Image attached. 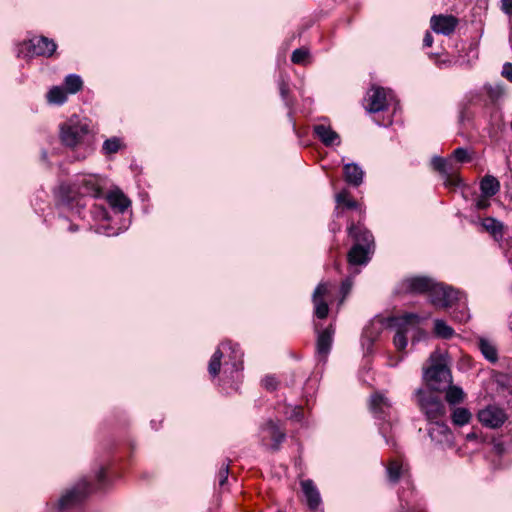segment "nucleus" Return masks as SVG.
<instances>
[{"label":"nucleus","mask_w":512,"mask_h":512,"mask_svg":"<svg viewBox=\"0 0 512 512\" xmlns=\"http://www.w3.org/2000/svg\"><path fill=\"white\" fill-rule=\"evenodd\" d=\"M429 366L424 368L423 379L434 391H444L452 383V374L448 367L446 355L434 351L429 357Z\"/></svg>","instance_id":"nucleus-1"},{"label":"nucleus","mask_w":512,"mask_h":512,"mask_svg":"<svg viewBox=\"0 0 512 512\" xmlns=\"http://www.w3.org/2000/svg\"><path fill=\"white\" fill-rule=\"evenodd\" d=\"M349 233L356 243L348 253V262L351 265L366 264L373 248L374 240L372 234L368 230L355 225L349 227Z\"/></svg>","instance_id":"nucleus-2"},{"label":"nucleus","mask_w":512,"mask_h":512,"mask_svg":"<svg viewBox=\"0 0 512 512\" xmlns=\"http://www.w3.org/2000/svg\"><path fill=\"white\" fill-rule=\"evenodd\" d=\"M387 325L396 330L394 345L398 350H404L407 346L406 333L415 328L419 323V316L415 313H405L401 316L390 317Z\"/></svg>","instance_id":"nucleus-3"},{"label":"nucleus","mask_w":512,"mask_h":512,"mask_svg":"<svg viewBox=\"0 0 512 512\" xmlns=\"http://www.w3.org/2000/svg\"><path fill=\"white\" fill-rule=\"evenodd\" d=\"M88 125L76 118H71L60 127V139L62 143L70 148L79 145L88 134Z\"/></svg>","instance_id":"nucleus-4"},{"label":"nucleus","mask_w":512,"mask_h":512,"mask_svg":"<svg viewBox=\"0 0 512 512\" xmlns=\"http://www.w3.org/2000/svg\"><path fill=\"white\" fill-rule=\"evenodd\" d=\"M416 395L420 409L429 421L437 420L445 415V406L437 396L422 389L417 390Z\"/></svg>","instance_id":"nucleus-5"},{"label":"nucleus","mask_w":512,"mask_h":512,"mask_svg":"<svg viewBox=\"0 0 512 512\" xmlns=\"http://www.w3.org/2000/svg\"><path fill=\"white\" fill-rule=\"evenodd\" d=\"M401 289L407 293H427L429 295L433 291L434 294L442 293L447 295L441 287L435 286V282L431 278L424 276L410 277L403 280Z\"/></svg>","instance_id":"nucleus-6"},{"label":"nucleus","mask_w":512,"mask_h":512,"mask_svg":"<svg viewBox=\"0 0 512 512\" xmlns=\"http://www.w3.org/2000/svg\"><path fill=\"white\" fill-rule=\"evenodd\" d=\"M391 98L392 93L390 90L382 87H373L367 93L365 108L369 113L383 111L388 107V102Z\"/></svg>","instance_id":"nucleus-7"},{"label":"nucleus","mask_w":512,"mask_h":512,"mask_svg":"<svg viewBox=\"0 0 512 512\" xmlns=\"http://www.w3.org/2000/svg\"><path fill=\"white\" fill-rule=\"evenodd\" d=\"M477 417L483 426L491 429L501 427L507 420L506 412L502 408L494 405H489L481 409Z\"/></svg>","instance_id":"nucleus-8"},{"label":"nucleus","mask_w":512,"mask_h":512,"mask_svg":"<svg viewBox=\"0 0 512 512\" xmlns=\"http://www.w3.org/2000/svg\"><path fill=\"white\" fill-rule=\"evenodd\" d=\"M74 187L81 196H91L93 198L102 196V186L97 175L88 174L78 177Z\"/></svg>","instance_id":"nucleus-9"},{"label":"nucleus","mask_w":512,"mask_h":512,"mask_svg":"<svg viewBox=\"0 0 512 512\" xmlns=\"http://www.w3.org/2000/svg\"><path fill=\"white\" fill-rule=\"evenodd\" d=\"M88 493V484L83 481L77 484L76 487L68 490L63 494L57 502V509L64 511L77 505L84 499Z\"/></svg>","instance_id":"nucleus-10"},{"label":"nucleus","mask_w":512,"mask_h":512,"mask_svg":"<svg viewBox=\"0 0 512 512\" xmlns=\"http://www.w3.org/2000/svg\"><path fill=\"white\" fill-rule=\"evenodd\" d=\"M432 165L445 176V184L447 186H457L460 184L461 179L457 174V168L454 167L451 160L435 156L432 158Z\"/></svg>","instance_id":"nucleus-11"},{"label":"nucleus","mask_w":512,"mask_h":512,"mask_svg":"<svg viewBox=\"0 0 512 512\" xmlns=\"http://www.w3.org/2000/svg\"><path fill=\"white\" fill-rule=\"evenodd\" d=\"M229 348L232 350V353L234 354V359L235 361L233 362V368L235 370H238L240 368V365H241V357H242V354H239L238 355V350H237V347H232L230 345V343H222L221 344V347L218 348L214 354L212 355L211 357V360L209 362V366H208V371L210 373L211 376L215 377L218 375V373L220 372V367H221V359L223 357V351L222 349H226V348Z\"/></svg>","instance_id":"nucleus-12"},{"label":"nucleus","mask_w":512,"mask_h":512,"mask_svg":"<svg viewBox=\"0 0 512 512\" xmlns=\"http://www.w3.org/2000/svg\"><path fill=\"white\" fill-rule=\"evenodd\" d=\"M428 434L433 442L441 446L450 447L454 442V435L449 427L442 422H433L430 424Z\"/></svg>","instance_id":"nucleus-13"},{"label":"nucleus","mask_w":512,"mask_h":512,"mask_svg":"<svg viewBox=\"0 0 512 512\" xmlns=\"http://www.w3.org/2000/svg\"><path fill=\"white\" fill-rule=\"evenodd\" d=\"M430 23L435 33L450 35L455 30L458 20L452 15H435L431 18Z\"/></svg>","instance_id":"nucleus-14"},{"label":"nucleus","mask_w":512,"mask_h":512,"mask_svg":"<svg viewBox=\"0 0 512 512\" xmlns=\"http://www.w3.org/2000/svg\"><path fill=\"white\" fill-rule=\"evenodd\" d=\"M29 52L37 56H51L56 50V44L43 36L34 37L29 41Z\"/></svg>","instance_id":"nucleus-15"},{"label":"nucleus","mask_w":512,"mask_h":512,"mask_svg":"<svg viewBox=\"0 0 512 512\" xmlns=\"http://www.w3.org/2000/svg\"><path fill=\"white\" fill-rule=\"evenodd\" d=\"M435 286L441 287L447 295H443L442 293H433L430 292L429 298L431 303L436 307L445 308L453 304L454 301L458 299V292L455 291L451 287H446L441 283H436Z\"/></svg>","instance_id":"nucleus-16"},{"label":"nucleus","mask_w":512,"mask_h":512,"mask_svg":"<svg viewBox=\"0 0 512 512\" xmlns=\"http://www.w3.org/2000/svg\"><path fill=\"white\" fill-rule=\"evenodd\" d=\"M315 135L325 146H333L340 144V136L330 126L324 124L315 125L313 128Z\"/></svg>","instance_id":"nucleus-17"},{"label":"nucleus","mask_w":512,"mask_h":512,"mask_svg":"<svg viewBox=\"0 0 512 512\" xmlns=\"http://www.w3.org/2000/svg\"><path fill=\"white\" fill-rule=\"evenodd\" d=\"M262 441L264 442L267 438H270L274 443L272 445L273 450H277L280 443L285 439V433L280 430L278 425L272 420L268 421L262 428Z\"/></svg>","instance_id":"nucleus-18"},{"label":"nucleus","mask_w":512,"mask_h":512,"mask_svg":"<svg viewBox=\"0 0 512 512\" xmlns=\"http://www.w3.org/2000/svg\"><path fill=\"white\" fill-rule=\"evenodd\" d=\"M334 330L331 327L326 328L319 333L317 338V354L325 359L330 352Z\"/></svg>","instance_id":"nucleus-19"},{"label":"nucleus","mask_w":512,"mask_h":512,"mask_svg":"<svg viewBox=\"0 0 512 512\" xmlns=\"http://www.w3.org/2000/svg\"><path fill=\"white\" fill-rule=\"evenodd\" d=\"M303 493L306 497L307 504L310 509H316L321 503L319 491L315 487L312 480H304L301 482Z\"/></svg>","instance_id":"nucleus-20"},{"label":"nucleus","mask_w":512,"mask_h":512,"mask_svg":"<svg viewBox=\"0 0 512 512\" xmlns=\"http://www.w3.org/2000/svg\"><path fill=\"white\" fill-rule=\"evenodd\" d=\"M344 177L347 183L353 186H359L363 181L364 172L356 163H347L344 165Z\"/></svg>","instance_id":"nucleus-21"},{"label":"nucleus","mask_w":512,"mask_h":512,"mask_svg":"<svg viewBox=\"0 0 512 512\" xmlns=\"http://www.w3.org/2000/svg\"><path fill=\"white\" fill-rule=\"evenodd\" d=\"M106 198L110 206L121 213L131 205L130 200L118 189L109 192Z\"/></svg>","instance_id":"nucleus-22"},{"label":"nucleus","mask_w":512,"mask_h":512,"mask_svg":"<svg viewBox=\"0 0 512 512\" xmlns=\"http://www.w3.org/2000/svg\"><path fill=\"white\" fill-rule=\"evenodd\" d=\"M482 196L490 198L496 195L500 190V182L492 175H486L480 182Z\"/></svg>","instance_id":"nucleus-23"},{"label":"nucleus","mask_w":512,"mask_h":512,"mask_svg":"<svg viewBox=\"0 0 512 512\" xmlns=\"http://www.w3.org/2000/svg\"><path fill=\"white\" fill-rule=\"evenodd\" d=\"M390 402L387 398H385L382 394L376 393L371 396L370 399V409L371 411L380 416L385 414L386 411L390 408Z\"/></svg>","instance_id":"nucleus-24"},{"label":"nucleus","mask_w":512,"mask_h":512,"mask_svg":"<svg viewBox=\"0 0 512 512\" xmlns=\"http://www.w3.org/2000/svg\"><path fill=\"white\" fill-rule=\"evenodd\" d=\"M404 473L405 469L400 461L394 459L389 462L387 466V476L391 483H397Z\"/></svg>","instance_id":"nucleus-25"},{"label":"nucleus","mask_w":512,"mask_h":512,"mask_svg":"<svg viewBox=\"0 0 512 512\" xmlns=\"http://www.w3.org/2000/svg\"><path fill=\"white\" fill-rule=\"evenodd\" d=\"M452 422L457 426H464L468 424L472 418L471 412L463 407H458L453 410L451 415Z\"/></svg>","instance_id":"nucleus-26"},{"label":"nucleus","mask_w":512,"mask_h":512,"mask_svg":"<svg viewBox=\"0 0 512 512\" xmlns=\"http://www.w3.org/2000/svg\"><path fill=\"white\" fill-rule=\"evenodd\" d=\"M47 100L50 104L61 105L67 100V94L64 88L54 86L47 93Z\"/></svg>","instance_id":"nucleus-27"},{"label":"nucleus","mask_w":512,"mask_h":512,"mask_svg":"<svg viewBox=\"0 0 512 512\" xmlns=\"http://www.w3.org/2000/svg\"><path fill=\"white\" fill-rule=\"evenodd\" d=\"M446 401L451 405H456L464 400V392L458 386H452L451 384L446 388Z\"/></svg>","instance_id":"nucleus-28"},{"label":"nucleus","mask_w":512,"mask_h":512,"mask_svg":"<svg viewBox=\"0 0 512 512\" xmlns=\"http://www.w3.org/2000/svg\"><path fill=\"white\" fill-rule=\"evenodd\" d=\"M64 83L66 91L70 94L79 92L83 86L82 79L76 74L66 76Z\"/></svg>","instance_id":"nucleus-29"},{"label":"nucleus","mask_w":512,"mask_h":512,"mask_svg":"<svg viewBox=\"0 0 512 512\" xmlns=\"http://www.w3.org/2000/svg\"><path fill=\"white\" fill-rule=\"evenodd\" d=\"M486 231L490 232L494 238L502 237L503 225L494 218H485L482 223Z\"/></svg>","instance_id":"nucleus-30"},{"label":"nucleus","mask_w":512,"mask_h":512,"mask_svg":"<svg viewBox=\"0 0 512 512\" xmlns=\"http://www.w3.org/2000/svg\"><path fill=\"white\" fill-rule=\"evenodd\" d=\"M434 332L438 337L449 339L453 336L454 330L446 324L443 320H435Z\"/></svg>","instance_id":"nucleus-31"},{"label":"nucleus","mask_w":512,"mask_h":512,"mask_svg":"<svg viewBox=\"0 0 512 512\" xmlns=\"http://www.w3.org/2000/svg\"><path fill=\"white\" fill-rule=\"evenodd\" d=\"M479 348L486 359H488L489 361L497 360L496 349L490 342H488L487 340L481 339L479 341Z\"/></svg>","instance_id":"nucleus-32"},{"label":"nucleus","mask_w":512,"mask_h":512,"mask_svg":"<svg viewBox=\"0 0 512 512\" xmlns=\"http://www.w3.org/2000/svg\"><path fill=\"white\" fill-rule=\"evenodd\" d=\"M121 148V142L119 138L113 137L110 139H107L103 143V151L105 154H113L119 151Z\"/></svg>","instance_id":"nucleus-33"},{"label":"nucleus","mask_w":512,"mask_h":512,"mask_svg":"<svg viewBox=\"0 0 512 512\" xmlns=\"http://www.w3.org/2000/svg\"><path fill=\"white\" fill-rule=\"evenodd\" d=\"M347 191H342L336 195V202L338 204H343L349 209H355L358 207V204L353 199H350Z\"/></svg>","instance_id":"nucleus-34"},{"label":"nucleus","mask_w":512,"mask_h":512,"mask_svg":"<svg viewBox=\"0 0 512 512\" xmlns=\"http://www.w3.org/2000/svg\"><path fill=\"white\" fill-rule=\"evenodd\" d=\"M313 303L315 306V315L320 319L326 318L329 313V308L325 300L317 299V301H313Z\"/></svg>","instance_id":"nucleus-35"},{"label":"nucleus","mask_w":512,"mask_h":512,"mask_svg":"<svg viewBox=\"0 0 512 512\" xmlns=\"http://www.w3.org/2000/svg\"><path fill=\"white\" fill-rule=\"evenodd\" d=\"M329 292V285L327 283H320L314 290L312 301L323 299Z\"/></svg>","instance_id":"nucleus-36"},{"label":"nucleus","mask_w":512,"mask_h":512,"mask_svg":"<svg viewBox=\"0 0 512 512\" xmlns=\"http://www.w3.org/2000/svg\"><path fill=\"white\" fill-rule=\"evenodd\" d=\"M309 52L306 49L300 48L293 51L291 61L295 64H301L308 57Z\"/></svg>","instance_id":"nucleus-37"},{"label":"nucleus","mask_w":512,"mask_h":512,"mask_svg":"<svg viewBox=\"0 0 512 512\" xmlns=\"http://www.w3.org/2000/svg\"><path fill=\"white\" fill-rule=\"evenodd\" d=\"M453 157L458 162H466V161L469 160V156H468L467 150L465 148H462V147H459V148L454 150Z\"/></svg>","instance_id":"nucleus-38"},{"label":"nucleus","mask_w":512,"mask_h":512,"mask_svg":"<svg viewBox=\"0 0 512 512\" xmlns=\"http://www.w3.org/2000/svg\"><path fill=\"white\" fill-rule=\"evenodd\" d=\"M262 384L267 390L272 391L277 388L278 382L274 376L269 375L262 380Z\"/></svg>","instance_id":"nucleus-39"},{"label":"nucleus","mask_w":512,"mask_h":512,"mask_svg":"<svg viewBox=\"0 0 512 512\" xmlns=\"http://www.w3.org/2000/svg\"><path fill=\"white\" fill-rule=\"evenodd\" d=\"M228 474H229V466L223 465L220 468L219 473H218V479H219L220 486H223L226 483V481L228 479Z\"/></svg>","instance_id":"nucleus-40"},{"label":"nucleus","mask_w":512,"mask_h":512,"mask_svg":"<svg viewBox=\"0 0 512 512\" xmlns=\"http://www.w3.org/2000/svg\"><path fill=\"white\" fill-rule=\"evenodd\" d=\"M352 285H353V281H352L351 277H349L345 281H343V283L341 285V292L343 294V297H345L349 294V292L351 291Z\"/></svg>","instance_id":"nucleus-41"},{"label":"nucleus","mask_w":512,"mask_h":512,"mask_svg":"<svg viewBox=\"0 0 512 512\" xmlns=\"http://www.w3.org/2000/svg\"><path fill=\"white\" fill-rule=\"evenodd\" d=\"M502 76L512 82V64L505 63L502 70Z\"/></svg>","instance_id":"nucleus-42"},{"label":"nucleus","mask_w":512,"mask_h":512,"mask_svg":"<svg viewBox=\"0 0 512 512\" xmlns=\"http://www.w3.org/2000/svg\"><path fill=\"white\" fill-rule=\"evenodd\" d=\"M501 9L504 13L512 14V0H501Z\"/></svg>","instance_id":"nucleus-43"},{"label":"nucleus","mask_w":512,"mask_h":512,"mask_svg":"<svg viewBox=\"0 0 512 512\" xmlns=\"http://www.w3.org/2000/svg\"><path fill=\"white\" fill-rule=\"evenodd\" d=\"M488 205H489L488 198H485L484 196H482V198L478 199V201L476 203V206L479 209H485L486 207H488Z\"/></svg>","instance_id":"nucleus-44"},{"label":"nucleus","mask_w":512,"mask_h":512,"mask_svg":"<svg viewBox=\"0 0 512 512\" xmlns=\"http://www.w3.org/2000/svg\"><path fill=\"white\" fill-rule=\"evenodd\" d=\"M469 314L467 312H461L459 315L455 314L454 319L459 322H466L469 319Z\"/></svg>","instance_id":"nucleus-45"},{"label":"nucleus","mask_w":512,"mask_h":512,"mask_svg":"<svg viewBox=\"0 0 512 512\" xmlns=\"http://www.w3.org/2000/svg\"><path fill=\"white\" fill-rule=\"evenodd\" d=\"M432 43H433V37L429 32H427L423 39V45L425 47H430L432 45Z\"/></svg>","instance_id":"nucleus-46"},{"label":"nucleus","mask_w":512,"mask_h":512,"mask_svg":"<svg viewBox=\"0 0 512 512\" xmlns=\"http://www.w3.org/2000/svg\"><path fill=\"white\" fill-rule=\"evenodd\" d=\"M280 93L283 98H286V95L288 93V86L284 82H281L280 84Z\"/></svg>","instance_id":"nucleus-47"},{"label":"nucleus","mask_w":512,"mask_h":512,"mask_svg":"<svg viewBox=\"0 0 512 512\" xmlns=\"http://www.w3.org/2000/svg\"><path fill=\"white\" fill-rule=\"evenodd\" d=\"M494 448L496 449V451H497L499 454H500V453H502V452H503V450H504L503 445H502V444H500V443L496 444V445L494 446Z\"/></svg>","instance_id":"nucleus-48"},{"label":"nucleus","mask_w":512,"mask_h":512,"mask_svg":"<svg viewBox=\"0 0 512 512\" xmlns=\"http://www.w3.org/2000/svg\"><path fill=\"white\" fill-rule=\"evenodd\" d=\"M376 324H379L380 327H382L384 325L383 323V320L382 319H376L373 321V326L376 325Z\"/></svg>","instance_id":"nucleus-49"},{"label":"nucleus","mask_w":512,"mask_h":512,"mask_svg":"<svg viewBox=\"0 0 512 512\" xmlns=\"http://www.w3.org/2000/svg\"><path fill=\"white\" fill-rule=\"evenodd\" d=\"M466 438L468 440H474L477 438V435L475 433H469V434H467Z\"/></svg>","instance_id":"nucleus-50"},{"label":"nucleus","mask_w":512,"mask_h":512,"mask_svg":"<svg viewBox=\"0 0 512 512\" xmlns=\"http://www.w3.org/2000/svg\"><path fill=\"white\" fill-rule=\"evenodd\" d=\"M103 476H104V472L101 471L100 474H99V480H102Z\"/></svg>","instance_id":"nucleus-51"},{"label":"nucleus","mask_w":512,"mask_h":512,"mask_svg":"<svg viewBox=\"0 0 512 512\" xmlns=\"http://www.w3.org/2000/svg\"><path fill=\"white\" fill-rule=\"evenodd\" d=\"M118 233H112V235H117ZM108 236H111V233L107 234Z\"/></svg>","instance_id":"nucleus-52"}]
</instances>
